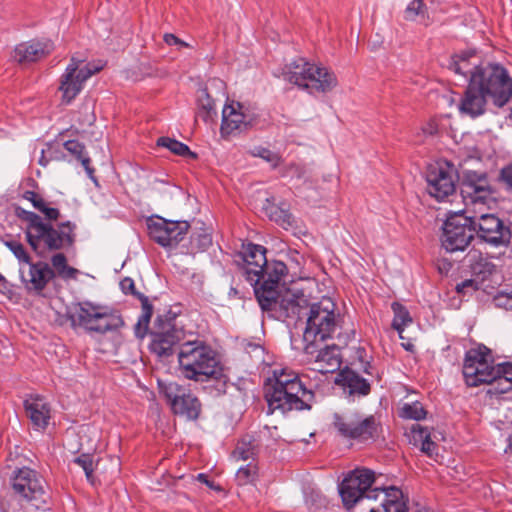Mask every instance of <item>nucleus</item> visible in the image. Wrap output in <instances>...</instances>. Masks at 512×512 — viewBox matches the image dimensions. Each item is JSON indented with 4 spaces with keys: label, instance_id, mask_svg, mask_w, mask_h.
Masks as SVG:
<instances>
[{
    "label": "nucleus",
    "instance_id": "obj_1",
    "mask_svg": "<svg viewBox=\"0 0 512 512\" xmlns=\"http://www.w3.org/2000/svg\"><path fill=\"white\" fill-rule=\"evenodd\" d=\"M374 472L369 469H355L340 485L339 492L347 509L363 500L379 501L369 512H407V500L403 492L394 486L373 488Z\"/></svg>",
    "mask_w": 512,
    "mask_h": 512
},
{
    "label": "nucleus",
    "instance_id": "obj_2",
    "mask_svg": "<svg viewBox=\"0 0 512 512\" xmlns=\"http://www.w3.org/2000/svg\"><path fill=\"white\" fill-rule=\"evenodd\" d=\"M15 212L17 217L26 223V240L37 255L45 256L48 252L66 249L74 243L75 225L70 221L54 226L34 212L20 207H17Z\"/></svg>",
    "mask_w": 512,
    "mask_h": 512
},
{
    "label": "nucleus",
    "instance_id": "obj_3",
    "mask_svg": "<svg viewBox=\"0 0 512 512\" xmlns=\"http://www.w3.org/2000/svg\"><path fill=\"white\" fill-rule=\"evenodd\" d=\"M286 271L287 267L283 262L267 263L260 283L252 286L263 309H271L278 305L286 316H300L302 310L307 307V298L304 294L291 290L282 293L279 290L280 281L286 275Z\"/></svg>",
    "mask_w": 512,
    "mask_h": 512
},
{
    "label": "nucleus",
    "instance_id": "obj_4",
    "mask_svg": "<svg viewBox=\"0 0 512 512\" xmlns=\"http://www.w3.org/2000/svg\"><path fill=\"white\" fill-rule=\"evenodd\" d=\"M265 398L270 413L276 410L285 413L293 409H309L308 402L313 394L304 388L297 373L288 368H276L265 385Z\"/></svg>",
    "mask_w": 512,
    "mask_h": 512
},
{
    "label": "nucleus",
    "instance_id": "obj_5",
    "mask_svg": "<svg viewBox=\"0 0 512 512\" xmlns=\"http://www.w3.org/2000/svg\"><path fill=\"white\" fill-rule=\"evenodd\" d=\"M455 74L463 77L466 81L468 75L477 78L478 88L481 89L487 99H491L493 104L503 107L512 97V78L507 71L499 65L477 66L469 61L468 56L459 60H454L450 65Z\"/></svg>",
    "mask_w": 512,
    "mask_h": 512
},
{
    "label": "nucleus",
    "instance_id": "obj_6",
    "mask_svg": "<svg viewBox=\"0 0 512 512\" xmlns=\"http://www.w3.org/2000/svg\"><path fill=\"white\" fill-rule=\"evenodd\" d=\"M178 362L180 372L189 380L204 382L220 379L223 375V368L215 351L200 340L181 343Z\"/></svg>",
    "mask_w": 512,
    "mask_h": 512
},
{
    "label": "nucleus",
    "instance_id": "obj_7",
    "mask_svg": "<svg viewBox=\"0 0 512 512\" xmlns=\"http://www.w3.org/2000/svg\"><path fill=\"white\" fill-rule=\"evenodd\" d=\"M302 316H307L303 333V341L306 343L304 351L307 355H313L318 344L333 337L339 326V317L335 314V304L330 298H323L311 306L307 302V307L302 310L300 316L293 317Z\"/></svg>",
    "mask_w": 512,
    "mask_h": 512
},
{
    "label": "nucleus",
    "instance_id": "obj_8",
    "mask_svg": "<svg viewBox=\"0 0 512 512\" xmlns=\"http://www.w3.org/2000/svg\"><path fill=\"white\" fill-rule=\"evenodd\" d=\"M284 79L309 93L328 92L337 85L334 73L303 58L294 60L283 69Z\"/></svg>",
    "mask_w": 512,
    "mask_h": 512
},
{
    "label": "nucleus",
    "instance_id": "obj_9",
    "mask_svg": "<svg viewBox=\"0 0 512 512\" xmlns=\"http://www.w3.org/2000/svg\"><path fill=\"white\" fill-rule=\"evenodd\" d=\"M70 319L74 326L100 334L115 330L123 325V320L117 312L106 306L88 301L75 305L71 311Z\"/></svg>",
    "mask_w": 512,
    "mask_h": 512
},
{
    "label": "nucleus",
    "instance_id": "obj_10",
    "mask_svg": "<svg viewBox=\"0 0 512 512\" xmlns=\"http://www.w3.org/2000/svg\"><path fill=\"white\" fill-rule=\"evenodd\" d=\"M333 425L342 437L358 441L374 439L379 428L373 415L366 416L358 412L335 414Z\"/></svg>",
    "mask_w": 512,
    "mask_h": 512
},
{
    "label": "nucleus",
    "instance_id": "obj_11",
    "mask_svg": "<svg viewBox=\"0 0 512 512\" xmlns=\"http://www.w3.org/2000/svg\"><path fill=\"white\" fill-rule=\"evenodd\" d=\"M496 365L490 361V350L485 346L470 350L463 365V376L468 386L490 384L497 379Z\"/></svg>",
    "mask_w": 512,
    "mask_h": 512
},
{
    "label": "nucleus",
    "instance_id": "obj_12",
    "mask_svg": "<svg viewBox=\"0 0 512 512\" xmlns=\"http://www.w3.org/2000/svg\"><path fill=\"white\" fill-rule=\"evenodd\" d=\"M102 69V66L86 63L85 59L73 55L64 74L61 76L59 90L66 104L81 92L87 79Z\"/></svg>",
    "mask_w": 512,
    "mask_h": 512
},
{
    "label": "nucleus",
    "instance_id": "obj_13",
    "mask_svg": "<svg viewBox=\"0 0 512 512\" xmlns=\"http://www.w3.org/2000/svg\"><path fill=\"white\" fill-rule=\"evenodd\" d=\"M159 387L175 414L188 420H196L199 417L201 403L187 388L175 382L159 383Z\"/></svg>",
    "mask_w": 512,
    "mask_h": 512
},
{
    "label": "nucleus",
    "instance_id": "obj_14",
    "mask_svg": "<svg viewBox=\"0 0 512 512\" xmlns=\"http://www.w3.org/2000/svg\"><path fill=\"white\" fill-rule=\"evenodd\" d=\"M190 225L186 221H168L159 216L147 219L149 237L163 247H174L188 232Z\"/></svg>",
    "mask_w": 512,
    "mask_h": 512
},
{
    "label": "nucleus",
    "instance_id": "obj_15",
    "mask_svg": "<svg viewBox=\"0 0 512 512\" xmlns=\"http://www.w3.org/2000/svg\"><path fill=\"white\" fill-rule=\"evenodd\" d=\"M255 119L256 114L249 106L237 101H230L223 107L220 131L222 135L244 131L253 125Z\"/></svg>",
    "mask_w": 512,
    "mask_h": 512
},
{
    "label": "nucleus",
    "instance_id": "obj_16",
    "mask_svg": "<svg viewBox=\"0 0 512 512\" xmlns=\"http://www.w3.org/2000/svg\"><path fill=\"white\" fill-rule=\"evenodd\" d=\"M12 487L27 503H45V482L38 473L30 468L20 469L13 478Z\"/></svg>",
    "mask_w": 512,
    "mask_h": 512
},
{
    "label": "nucleus",
    "instance_id": "obj_17",
    "mask_svg": "<svg viewBox=\"0 0 512 512\" xmlns=\"http://www.w3.org/2000/svg\"><path fill=\"white\" fill-rule=\"evenodd\" d=\"M22 283L29 291L40 292L54 278V270L43 261H31L19 267Z\"/></svg>",
    "mask_w": 512,
    "mask_h": 512
},
{
    "label": "nucleus",
    "instance_id": "obj_18",
    "mask_svg": "<svg viewBox=\"0 0 512 512\" xmlns=\"http://www.w3.org/2000/svg\"><path fill=\"white\" fill-rule=\"evenodd\" d=\"M427 192L438 202L448 197V161L445 159L429 163L426 169Z\"/></svg>",
    "mask_w": 512,
    "mask_h": 512
},
{
    "label": "nucleus",
    "instance_id": "obj_19",
    "mask_svg": "<svg viewBox=\"0 0 512 512\" xmlns=\"http://www.w3.org/2000/svg\"><path fill=\"white\" fill-rule=\"evenodd\" d=\"M476 223L462 214L450 213V253L463 251L473 239Z\"/></svg>",
    "mask_w": 512,
    "mask_h": 512
},
{
    "label": "nucleus",
    "instance_id": "obj_20",
    "mask_svg": "<svg viewBox=\"0 0 512 512\" xmlns=\"http://www.w3.org/2000/svg\"><path fill=\"white\" fill-rule=\"evenodd\" d=\"M54 44L49 39H35L18 44L12 54L14 61L23 64L38 61L49 55Z\"/></svg>",
    "mask_w": 512,
    "mask_h": 512
},
{
    "label": "nucleus",
    "instance_id": "obj_21",
    "mask_svg": "<svg viewBox=\"0 0 512 512\" xmlns=\"http://www.w3.org/2000/svg\"><path fill=\"white\" fill-rule=\"evenodd\" d=\"M479 236L495 246L506 243L509 239V231L502 221L493 214H483L478 220Z\"/></svg>",
    "mask_w": 512,
    "mask_h": 512
},
{
    "label": "nucleus",
    "instance_id": "obj_22",
    "mask_svg": "<svg viewBox=\"0 0 512 512\" xmlns=\"http://www.w3.org/2000/svg\"><path fill=\"white\" fill-rule=\"evenodd\" d=\"M266 249L260 245L251 244L248 246L244 256L246 263L244 273L251 285L260 283L263 277L264 267L267 264Z\"/></svg>",
    "mask_w": 512,
    "mask_h": 512
},
{
    "label": "nucleus",
    "instance_id": "obj_23",
    "mask_svg": "<svg viewBox=\"0 0 512 512\" xmlns=\"http://www.w3.org/2000/svg\"><path fill=\"white\" fill-rule=\"evenodd\" d=\"M468 79L469 85L461 99L459 110L462 114L476 117L484 113L487 98L481 89L478 88L477 78H472L471 75H468Z\"/></svg>",
    "mask_w": 512,
    "mask_h": 512
},
{
    "label": "nucleus",
    "instance_id": "obj_24",
    "mask_svg": "<svg viewBox=\"0 0 512 512\" xmlns=\"http://www.w3.org/2000/svg\"><path fill=\"white\" fill-rule=\"evenodd\" d=\"M317 353L314 364L315 370L326 374L333 373L339 369L341 360L338 349L335 345L321 347V344H318V347H315V352Z\"/></svg>",
    "mask_w": 512,
    "mask_h": 512
},
{
    "label": "nucleus",
    "instance_id": "obj_25",
    "mask_svg": "<svg viewBox=\"0 0 512 512\" xmlns=\"http://www.w3.org/2000/svg\"><path fill=\"white\" fill-rule=\"evenodd\" d=\"M24 406L28 417L37 428L44 429L50 419V407L40 396H31L25 400Z\"/></svg>",
    "mask_w": 512,
    "mask_h": 512
},
{
    "label": "nucleus",
    "instance_id": "obj_26",
    "mask_svg": "<svg viewBox=\"0 0 512 512\" xmlns=\"http://www.w3.org/2000/svg\"><path fill=\"white\" fill-rule=\"evenodd\" d=\"M336 383L348 389L350 394L367 395L370 391V384L367 380L351 369L341 371L336 379Z\"/></svg>",
    "mask_w": 512,
    "mask_h": 512
},
{
    "label": "nucleus",
    "instance_id": "obj_27",
    "mask_svg": "<svg viewBox=\"0 0 512 512\" xmlns=\"http://www.w3.org/2000/svg\"><path fill=\"white\" fill-rule=\"evenodd\" d=\"M406 436L409 443L419 448L421 452L426 453L429 457H433L436 444L431 441L427 428L418 423L412 424Z\"/></svg>",
    "mask_w": 512,
    "mask_h": 512
},
{
    "label": "nucleus",
    "instance_id": "obj_28",
    "mask_svg": "<svg viewBox=\"0 0 512 512\" xmlns=\"http://www.w3.org/2000/svg\"><path fill=\"white\" fill-rule=\"evenodd\" d=\"M179 334V331L171 330L155 335L151 343V350L160 357L172 355L174 346L180 341Z\"/></svg>",
    "mask_w": 512,
    "mask_h": 512
},
{
    "label": "nucleus",
    "instance_id": "obj_29",
    "mask_svg": "<svg viewBox=\"0 0 512 512\" xmlns=\"http://www.w3.org/2000/svg\"><path fill=\"white\" fill-rule=\"evenodd\" d=\"M497 379L488 390L489 394H502L512 389V363L496 364Z\"/></svg>",
    "mask_w": 512,
    "mask_h": 512
},
{
    "label": "nucleus",
    "instance_id": "obj_30",
    "mask_svg": "<svg viewBox=\"0 0 512 512\" xmlns=\"http://www.w3.org/2000/svg\"><path fill=\"white\" fill-rule=\"evenodd\" d=\"M461 192L469 196L474 203L484 201L490 194L485 177L478 178L477 182L469 179L467 182L463 183Z\"/></svg>",
    "mask_w": 512,
    "mask_h": 512
},
{
    "label": "nucleus",
    "instance_id": "obj_31",
    "mask_svg": "<svg viewBox=\"0 0 512 512\" xmlns=\"http://www.w3.org/2000/svg\"><path fill=\"white\" fill-rule=\"evenodd\" d=\"M64 148L81 162L89 178L94 180V169L90 166L91 160L85 151V146L77 140H68L64 143Z\"/></svg>",
    "mask_w": 512,
    "mask_h": 512
},
{
    "label": "nucleus",
    "instance_id": "obj_32",
    "mask_svg": "<svg viewBox=\"0 0 512 512\" xmlns=\"http://www.w3.org/2000/svg\"><path fill=\"white\" fill-rule=\"evenodd\" d=\"M404 18L407 21H415L423 25H428L429 16L423 0H412L404 11Z\"/></svg>",
    "mask_w": 512,
    "mask_h": 512
},
{
    "label": "nucleus",
    "instance_id": "obj_33",
    "mask_svg": "<svg viewBox=\"0 0 512 512\" xmlns=\"http://www.w3.org/2000/svg\"><path fill=\"white\" fill-rule=\"evenodd\" d=\"M391 308L394 313L392 327L398 332L400 338L404 339V328L412 323V318L406 307L398 302L392 303Z\"/></svg>",
    "mask_w": 512,
    "mask_h": 512
},
{
    "label": "nucleus",
    "instance_id": "obj_34",
    "mask_svg": "<svg viewBox=\"0 0 512 512\" xmlns=\"http://www.w3.org/2000/svg\"><path fill=\"white\" fill-rule=\"evenodd\" d=\"M257 454V444L252 437L243 438L233 451V458L237 461L252 462Z\"/></svg>",
    "mask_w": 512,
    "mask_h": 512
},
{
    "label": "nucleus",
    "instance_id": "obj_35",
    "mask_svg": "<svg viewBox=\"0 0 512 512\" xmlns=\"http://www.w3.org/2000/svg\"><path fill=\"white\" fill-rule=\"evenodd\" d=\"M198 117L204 121L212 120L217 116L215 103L206 90H202L198 96Z\"/></svg>",
    "mask_w": 512,
    "mask_h": 512
},
{
    "label": "nucleus",
    "instance_id": "obj_36",
    "mask_svg": "<svg viewBox=\"0 0 512 512\" xmlns=\"http://www.w3.org/2000/svg\"><path fill=\"white\" fill-rule=\"evenodd\" d=\"M51 264L62 279H76L78 270L67 265V259L64 254L57 253L52 256Z\"/></svg>",
    "mask_w": 512,
    "mask_h": 512
},
{
    "label": "nucleus",
    "instance_id": "obj_37",
    "mask_svg": "<svg viewBox=\"0 0 512 512\" xmlns=\"http://www.w3.org/2000/svg\"><path fill=\"white\" fill-rule=\"evenodd\" d=\"M157 145L160 147L167 148L172 153L179 156H188L191 158L196 157V154L193 153L186 144L179 142L176 139H172L169 137H160L157 140Z\"/></svg>",
    "mask_w": 512,
    "mask_h": 512
},
{
    "label": "nucleus",
    "instance_id": "obj_38",
    "mask_svg": "<svg viewBox=\"0 0 512 512\" xmlns=\"http://www.w3.org/2000/svg\"><path fill=\"white\" fill-rule=\"evenodd\" d=\"M199 231H194L191 235V249L204 251L212 244L211 233L208 228L199 227Z\"/></svg>",
    "mask_w": 512,
    "mask_h": 512
},
{
    "label": "nucleus",
    "instance_id": "obj_39",
    "mask_svg": "<svg viewBox=\"0 0 512 512\" xmlns=\"http://www.w3.org/2000/svg\"><path fill=\"white\" fill-rule=\"evenodd\" d=\"M269 217L284 229H289L294 223V218L291 213L279 206H273L270 208Z\"/></svg>",
    "mask_w": 512,
    "mask_h": 512
},
{
    "label": "nucleus",
    "instance_id": "obj_40",
    "mask_svg": "<svg viewBox=\"0 0 512 512\" xmlns=\"http://www.w3.org/2000/svg\"><path fill=\"white\" fill-rule=\"evenodd\" d=\"M5 246L12 252L15 258L18 260L19 267L31 261L30 254L21 242L12 239L5 241Z\"/></svg>",
    "mask_w": 512,
    "mask_h": 512
},
{
    "label": "nucleus",
    "instance_id": "obj_41",
    "mask_svg": "<svg viewBox=\"0 0 512 512\" xmlns=\"http://www.w3.org/2000/svg\"><path fill=\"white\" fill-rule=\"evenodd\" d=\"M401 417L406 419L421 420L426 416L424 407L419 402H413L411 404H405L401 409Z\"/></svg>",
    "mask_w": 512,
    "mask_h": 512
},
{
    "label": "nucleus",
    "instance_id": "obj_42",
    "mask_svg": "<svg viewBox=\"0 0 512 512\" xmlns=\"http://www.w3.org/2000/svg\"><path fill=\"white\" fill-rule=\"evenodd\" d=\"M257 474V467L253 462H249L246 466L240 467L236 473V479L240 485H245L254 480Z\"/></svg>",
    "mask_w": 512,
    "mask_h": 512
},
{
    "label": "nucleus",
    "instance_id": "obj_43",
    "mask_svg": "<svg viewBox=\"0 0 512 512\" xmlns=\"http://www.w3.org/2000/svg\"><path fill=\"white\" fill-rule=\"evenodd\" d=\"M139 299L141 300L142 314L137 322V328L139 329L140 327H143L145 330L150 322L153 313V307L149 303L148 298L144 295H139Z\"/></svg>",
    "mask_w": 512,
    "mask_h": 512
},
{
    "label": "nucleus",
    "instance_id": "obj_44",
    "mask_svg": "<svg viewBox=\"0 0 512 512\" xmlns=\"http://www.w3.org/2000/svg\"><path fill=\"white\" fill-rule=\"evenodd\" d=\"M74 463L77 464L79 467H81L84 470L87 480L93 484L94 480H93L92 474H93V470H94V463H93L92 457L90 455L83 454V455L75 458Z\"/></svg>",
    "mask_w": 512,
    "mask_h": 512
},
{
    "label": "nucleus",
    "instance_id": "obj_45",
    "mask_svg": "<svg viewBox=\"0 0 512 512\" xmlns=\"http://www.w3.org/2000/svg\"><path fill=\"white\" fill-rule=\"evenodd\" d=\"M253 155L270 163L273 168L277 167L281 162V157L267 148L257 147L254 149Z\"/></svg>",
    "mask_w": 512,
    "mask_h": 512
},
{
    "label": "nucleus",
    "instance_id": "obj_46",
    "mask_svg": "<svg viewBox=\"0 0 512 512\" xmlns=\"http://www.w3.org/2000/svg\"><path fill=\"white\" fill-rule=\"evenodd\" d=\"M496 304L512 312V291L500 292L495 298Z\"/></svg>",
    "mask_w": 512,
    "mask_h": 512
},
{
    "label": "nucleus",
    "instance_id": "obj_47",
    "mask_svg": "<svg viewBox=\"0 0 512 512\" xmlns=\"http://www.w3.org/2000/svg\"><path fill=\"white\" fill-rule=\"evenodd\" d=\"M478 287H479L478 282H476L473 279H466L465 281H463L462 283H460L456 286V291H457V293L464 295L466 293L473 292V291L477 290Z\"/></svg>",
    "mask_w": 512,
    "mask_h": 512
},
{
    "label": "nucleus",
    "instance_id": "obj_48",
    "mask_svg": "<svg viewBox=\"0 0 512 512\" xmlns=\"http://www.w3.org/2000/svg\"><path fill=\"white\" fill-rule=\"evenodd\" d=\"M24 199L30 201L33 207L37 210L44 207L45 200L37 193L33 191H26L23 195Z\"/></svg>",
    "mask_w": 512,
    "mask_h": 512
},
{
    "label": "nucleus",
    "instance_id": "obj_49",
    "mask_svg": "<svg viewBox=\"0 0 512 512\" xmlns=\"http://www.w3.org/2000/svg\"><path fill=\"white\" fill-rule=\"evenodd\" d=\"M120 287H121V290L125 293V294H132V295H136L139 297L140 294H137L136 291H135V283L134 281L129 278V277H126L124 278L121 282H120Z\"/></svg>",
    "mask_w": 512,
    "mask_h": 512
},
{
    "label": "nucleus",
    "instance_id": "obj_50",
    "mask_svg": "<svg viewBox=\"0 0 512 512\" xmlns=\"http://www.w3.org/2000/svg\"><path fill=\"white\" fill-rule=\"evenodd\" d=\"M45 215V218L49 221L57 220L60 216V212L56 208L48 207L47 203L44 202V207L39 209Z\"/></svg>",
    "mask_w": 512,
    "mask_h": 512
},
{
    "label": "nucleus",
    "instance_id": "obj_51",
    "mask_svg": "<svg viewBox=\"0 0 512 512\" xmlns=\"http://www.w3.org/2000/svg\"><path fill=\"white\" fill-rule=\"evenodd\" d=\"M442 222H443L442 226H441L442 235L440 237L441 247L445 251H448V246H447V242H448V216H445V218L442 219Z\"/></svg>",
    "mask_w": 512,
    "mask_h": 512
},
{
    "label": "nucleus",
    "instance_id": "obj_52",
    "mask_svg": "<svg viewBox=\"0 0 512 512\" xmlns=\"http://www.w3.org/2000/svg\"><path fill=\"white\" fill-rule=\"evenodd\" d=\"M438 132V124L435 120H430L421 128V134L424 136H433Z\"/></svg>",
    "mask_w": 512,
    "mask_h": 512
},
{
    "label": "nucleus",
    "instance_id": "obj_53",
    "mask_svg": "<svg viewBox=\"0 0 512 512\" xmlns=\"http://www.w3.org/2000/svg\"><path fill=\"white\" fill-rule=\"evenodd\" d=\"M164 41L167 45H177L179 47H188V43L184 42L183 40L176 37L174 34H165L164 35Z\"/></svg>",
    "mask_w": 512,
    "mask_h": 512
},
{
    "label": "nucleus",
    "instance_id": "obj_54",
    "mask_svg": "<svg viewBox=\"0 0 512 512\" xmlns=\"http://www.w3.org/2000/svg\"><path fill=\"white\" fill-rule=\"evenodd\" d=\"M84 109H85V117L82 120V124H85V125L93 124V122L95 120V115H94V113L92 111V105L87 103V104L84 105Z\"/></svg>",
    "mask_w": 512,
    "mask_h": 512
},
{
    "label": "nucleus",
    "instance_id": "obj_55",
    "mask_svg": "<svg viewBox=\"0 0 512 512\" xmlns=\"http://www.w3.org/2000/svg\"><path fill=\"white\" fill-rule=\"evenodd\" d=\"M41 504L39 502L22 504L21 512H45Z\"/></svg>",
    "mask_w": 512,
    "mask_h": 512
},
{
    "label": "nucleus",
    "instance_id": "obj_56",
    "mask_svg": "<svg viewBox=\"0 0 512 512\" xmlns=\"http://www.w3.org/2000/svg\"><path fill=\"white\" fill-rule=\"evenodd\" d=\"M503 181L512 188V166L505 167L501 171Z\"/></svg>",
    "mask_w": 512,
    "mask_h": 512
},
{
    "label": "nucleus",
    "instance_id": "obj_57",
    "mask_svg": "<svg viewBox=\"0 0 512 512\" xmlns=\"http://www.w3.org/2000/svg\"><path fill=\"white\" fill-rule=\"evenodd\" d=\"M436 267L441 275L446 276L448 274V262L445 259L438 260Z\"/></svg>",
    "mask_w": 512,
    "mask_h": 512
},
{
    "label": "nucleus",
    "instance_id": "obj_58",
    "mask_svg": "<svg viewBox=\"0 0 512 512\" xmlns=\"http://www.w3.org/2000/svg\"><path fill=\"white\" fill-rule=\"evenodd\" d=\"M197 480L200 481L201 483L206 484L207 486H209L212 489L220 490V487L219 486H215L212 482H210L208 480L207 476L205 474H203V473H200V474L197 475Z\"/></svg>",
    "mask_w": 512,
    "mask_h": 512
},
{
    "label": "nucleus",
    "instance_id": "obj_59",
    "mask_svg": "<svg viewBox=\"0 0 512 512\" xmlns=\"http://www.w3.org/2000/svg\"><path fill=\"white\" fill-rule=\"evenodd\" d=\"M506 454H512V434L507 439V446L505 448Z\"/></svg>",
    "mask_w": 512,
    "mask_h": 512
},
{
    "label": "nucleus",
    "instance_id": "obj_60",
    "mask_svg": "<svg viewBox=\"0 0 512 512\" xmlns=\"http://www.w3.org/2000/svg\"><path fill=\"white\" fill-rule=\"evenodd\" d=\"M402 345L406 350H412L414 347V345L411 342L403 343Z\"/></svg>",
    "mask_w": 512,
    "mask_h": 512
},
{
    "label": "nucleus",
    "instance_id": "obj_61",
    "mask_svg": "<svg viewBox=\"0 0 512 512\" xmlns=\"http://www.w3.org/2000/svg\"><path fill=\"white\" fill-rule=\"evenodd\" d=\"M42 154H44V151H42ZM39 163L43 166H45L47 164V161L45 160L44 155H42V157L40 158Z\"/></svg>",
    "mask_w": 512,
    "mask_h": 512
},
{
    "label": "nucleus",
    "instance_id": "obj_62",
    "mask_svg": "<svg viewBox=\"0 0 512 512\" xmlns=\"http://www.w3.org/2000/svg\"><path fill=\"white\" fill-rule=\"evenodd\" d=\"M453 187V185L450 183V189ZM449 194H452V191H449Z\"/></svg>",
    "mask_w": 512,
    "mask_h": 512
}]
</instances>
